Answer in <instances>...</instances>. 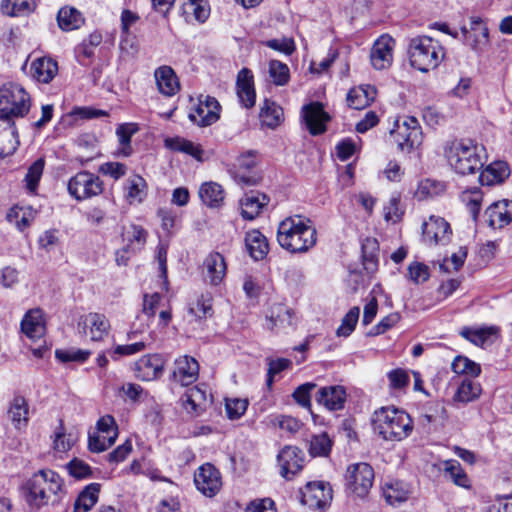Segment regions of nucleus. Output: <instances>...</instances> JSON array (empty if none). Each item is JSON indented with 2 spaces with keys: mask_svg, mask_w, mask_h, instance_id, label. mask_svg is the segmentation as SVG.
Masks as SVG:
<instances>
[{
  "mask_svg": "<svg viewBox=\"0 0 512 512\" xmlns=\"http://www.w3.org/2000/svg\"><path fill=\"white\" fill-rule=\"evenodd\" d=\"M443 154L449 166L458 174L470 175L478 172L487 158L486 143L480 138L461 137L448 139Z\"/></svg>",
  "mask_w": 512,
  "mask_h": 512,
  "instance_id": "obj_1",
  "label": "nucleus"
},
{
  "mask_svg": "<svg viewBox=\"0 0 512 512\" xmlns=\"http://www.w3.org/2000/svg\"><path fill=\"white\" fill-rule=\"evenodd\" d=\"M277 241L290 253H305L316 245L317 231L309 218L294 215L279 223Z\"/></svg>",
  "mask_w": 512,
  "mask_h": 512,
  "instance_id": "obj_2",
  "label": "nucleus"
},
{
  "mask_svg": "<svg viewBox=\"0 0 512 512\" xmlns=\"http://www.w3.org/2000/svg\"><path fill=\"white\" fill-rule=\"evenodd\" d=\"M372 424L374 431L388 441H401L413 431V421L410 415L394 406L376 410Z\"/></svg>",
  "mask_w": 512,
  "mask_h": 512,
  "instance_id": "obj_3",
  "label": "nucleus"
},
{
  "mask_svg": "<svg viewBox=\"0 0 512 512\" xmlns=\"http://www.w3.org/2000/svg\"><path fill=\"white\" fill-rule=\"evenodd\" d=\"M63 482L54 471L43 469L35 473L27 482V501L39 509L49 503L56 504L60 500Z\"/></svg>",
  "mask_w": 512,
  "mask_h": 512,
  "instance_id": "obj_4",
  "label": "nucleus"
},
{
  "mask_svg": "<svg viewBox=\"0 0 512 512\" xmlns=\"http://www.w3.org/2000/svg\"><path fill=\"white\" fill-rule=\"evenodd\" d=\"M408 57L413 68L426 73L440 65L445 57V49L432 37L417 36L409 42Z\"/></svg>",
  "mask_w": 512,
  "mask_h": 512,
  "instance_id": "obj_5",
  "label": "nucleus"
},
{
  "mask_svg": "<svg viewBox=\"0 0 512 512\" xmlns=\"http://www.w3.org/2000/svg\"><path fill=\"white\" fill-rule=\"evenodd\" d=\"M29 108L30 98L23 87L9 83L0 88V119L15 124V120L23 118Z\"/></svg>",
  "mask_w": 512,
  "mask_h": 512,
  "instance_id": "obj_6",
  "label": "nucleus"
},
{
  "mask_svg": "<svg viewBox=\"0 0 512 512\" xmlns=\"http://www.w3.org/2000/svg\"><path fill=\"white\" fill-rule=\"evenodd\" d=\"M259 161L260 158L256 150L241 153L230 169L234 181L242 188L259 184L262 179L261 172L258 170Z\"/></svg>",
  "mask_w": 512,
  "mask_h": 512,
  "instance_id": "obj_7",
  "label": "nucleus"
},
{
  "mask_svg": "<svg viewBox=\"0 0 512 512\" xmlns=\"http://www.w3.org/2000/svg\"><path fill=\"white\" fill-rule=\"evenodd\" d=\"M374 482V470L364 462L351 464L347 467L345 474V488L356 497H365Z\"/></svg>",
  "mask_w": 512,
  "mask_h": 512,
  "instance_id": "obj_8",
  "label": "nucleus"
},
{
  "mask_svg": "<svg viewBox=\"0 0 512 512\" xmlns=\"http://www.w3.org/2000/svg\"><path fill=\"white\" fill-rule=\"evenodd\" d=\"M68 191L77 200L88 199L102 193L103 182L97 175L82 171L69 180Z\"/></svg>",
  "mask_w": 512,
  "mask_h": 512,
  "instance_id": "obj_9",
  "label": "nucleus"
},
{
  "mask_svg": "<svg viewBox=\"0 0 512 512\" xmlns=\"http://www.w3.org/2000/svg\"><path fill=\"white\" fill-rule=\"evenodd\" d=\"M221 105L216 98L199 95L189 112L191 121L199 126H211L220 118Z\"/></svg>",
  "mask_w": 512,
  "mask_h": 512,
  "instance_id": "obj_10",
  "label": "nucleus"
},
{
  "mask_svg": "<svg viewBox=\"0 0 512 512\" xmlns=\"http://www.w3.org/2000/svg\"><path fill=\"white\" fill-rule=\"evenodd\" d=\"M332 488L325 482H309L301 490V503L312 510H324L332 501Z\"/></svg>",
  "mask_w": 512,
  "mask_h": 512,
  "instance_id": "obj_11",
  "label": "nucleus"
},
{
  "mask_svg": "<svg viewBox=\"0 0 512 512\" xmlns=\"http://www.w3.org/2000/svg\"><path fill=\"white\" fill-rule=\"evenodd\" d=\"M451 228L445 219L431 216L423 224V240L426 244L446 245L450 241Z\"/></svg>",
  "mask_w": 512,
  "mask_h": 512,
  "instance_id": "obj_12",
  "label": "nucleus"
},
{
  "mask_svg": "<svg viewBox=\"0 0 512 512\" xmlns=\"http://www.w3.org/2000/svg\"><path fill=\"white\" fill-rule=\"evenodd\" d=\"M197 489L205 496L213 497L222 485L219 471L211 464L202 465L194 475Z\"/></svg>",
  "mask_w": 512,
  "mask_h": 512,
  "instance_id": "obj_13",
  "label": "nucleus"
},
{
  "mask_svg": "<svg viewBox=\"0 0 512 512\" xmlns=\"http://www.w3.org/2000/svg\"><path fill=\"white\" fill-rule=\"evenodd\" d=\"M277 461L281 476L290 480L303 468L304 454L296 446H285L278 453Z\"/></svg>",
  "mask_w": 512,
  "mask_h": 512,
  "instance_id": "obj_14",
  "label": "nucleus"
},
{
  "mask_svg": "<svg viewBox=\"0 0 512 512\" xmlns=\"http://www.w3.org/2000/svg\"><path fill=\"white\" fill-rule=\"evenodd\" d=\"M109 328V321L103 314L99 313H89L81 317L78 322L79 331L89 336L92 341L102 340L107 335Z\"/></svg>",
  "mask_w": 512,
  "mask_h": 512,
  "instance_id": "obj_15",
  "label": "nucleus"
},
{
  "mask_svg": "<svg viewBox=\"0 0 512 512\" xmlns=\"http://www.w3.org/2000/svg\"><path fill=\"white\" fill-rule=\"evenodd\" d=\"M164 362L158 354H148L134 363V375L142 381L158 378L163 371Z\"/></svg>",
  "mask_w": 512,
  "mask_h": 512,
  "instance_id": "obj_16",
  "label": "nucleus"
},
{
  "mask_svg": "<svg viewBox=\"0 0 512 512\" xmlns=\"http://www.w3.org/2000/svg\"><path fill=\"white\" fill-rule=\"evenodd\" d=\"M394 40L387 35L381 36L373 45L370 60L377 70L388 68L393 59Z\"/></svg>",
  "mask_w": 512,
  "mask_h": 512,
  "instance_id": "obj_17",
  "label": "nucleus"
},
{
  "mask_svg": "<svg viewBox=\"0 0 512 512\" xmlns=\"http://www.w3.org/2000/svg\"><path fill=\"white\" fill-rule=\"evenodd\" d=\"M199 375L198 362L189 356H183L175 361L173 370V380L182 386L193 384Z\"/></svg>",
  "mask_w": 512,
  "mask_h": 512,
  "instance_id": "obj_18",
  "label": "nucleus"
},
{
  "mask_svg": "<svg viewBox=\"0 0 512 512\" xmlns=\"http://www.w3.org/2000/svg\"><path fill=\"white\" fill-rule=\"evenodd\" d=\"M486 222L493 228H502L512 221V201L501 200L492 203L485 211Z\"/></svg>",
  "mask_w": 512,
  "mask_h": 512,
  "instance_id": "obj_19",
  "label": "nucleus"
},
{
  "mask_svg": "<svg viewBox=\"0 0 512 512\" xmlns=\"http://www.w3.org/2000/svg\"><path fill=\"white\" fill-rule=\"evenodd\" d=\"M7 418L18 430H24L29 422V404L26 398L22 395H14L8 404Z\"/></svg>",
  "mask_w": 512,
  "mask_h": 512,
  "instance_id": "obj_20",
  "label": "nucleus"
},
{
  "mask_svg": "<svg viewBox=\"0 0 512 512\" xmlns=\"http://www.w3.org/2000/svg\"><path fill=\"white\" fill-rule=\"evenodd\" d=\"M346 390L343 386H325L320 388L315 396L316 402L331 411L340 410L346 401Z\"/></svg>",
  "mask_w": 512,
  "mask_h": 512,
  "instance_id": "obj_21",
  "label": "nucleus"
},
{
  "mask_svg": "<svg viewBox=\"0 0 512 512\" xmlns=\"http://www.w3.org/2000/svg\"><path fill=\"white\" fill-rule=\"evenodd\" d=\"M463 40L472 50L479 51L488 41V29L479 17L470 19V28L462 27Z\"/></svg>",
  "mask_w": 512,
  "mask_h": 512,
  "instance_id": "obj_22",
  "label": "nucleus"
},
{
  "mask_svg": "<svg viewBox=\"0 0 512 512\" xmlns=\"http://www.w3.org/2000/svg\"><path fill=\"white\" fill-rule=\"evenodd\" d=\"M237 96L241 105L245 108H251L255 105L256 93L254 89V80L252 72L243 68L237 76Z\"/></svg>",
  "mask_w": 512,
  "mask_h": 512,
  "instance_id": "obj_23",
  "label": "nucleus"
},
{
  "mask_svg": "<svg viewBox=\"0 0 512 512\" xmlns=\"http://www.w3.org/2000/svg\"><path fill=\"white\" fill-rule=\"evenodd\" d=\"M154 78L158 91L164 96H174L180 90L178 77L170 66L158 67L154 71Z\"/></svg>",
  "mask_w": 512,
  "mask_h": 512,
  "instance_id": "obj_24",
  "label": "nucleus"
},
{
  "mask_svg": "<svg viewBox=\"0 0 512 512\" xmlns=\"http://www.w3.org/2000/svg\"><path fill=\"white\" fill-rule=\"evenodd\" d=\"M301 116L306 123V128H326L331 116L325 111L324 105L320 102H311L304 105Z\"/></svg>",
  "mask_w": 512,
  "mask_h": 512,
  "instance_id": "obj_25",
  "label": "nucleus"
},
{
  "mask_svg": "<svg viewBox=\"0 0 512 512\" xmlns=\"http://www.w3.org/2000/svg\"><path fill=\"white\" fill-rule=\"evenodd\" d=\"M22 332L30 339H40L45 334V322L41 309L29 310L21 321Z\"/></svg>",
  "mask_w": 512,
  "mask_h": 512,
  "instance_id": "obj_26",
  "label": "nucleus"
},
{
  "mask_svg": "<svg viewBox=\"0 0 512 512\" xmlns=\"http://www.w3.org/2000/svg\"><path fill=\"white\" fill-rule=\"evenodd\" d=\"M269 198L259 192H250L245 194L240 200L241 216L245 220L255 219L268 204Z\"/></svg>",
  "mask_w": 512,
  "mask_h": 512,
  "instance_id": "obj_27",
  "label": "nucleus"
},
{
  "mask_svg": "<svg viewBox=\"0 0 512 512\" xmlns=\"http://www.w3.org/2000/svg\"><path fill=\"white\" fill-rule=\"evenodd\" d=\"M377 90L369 84H362L350 89L347 94V104L353 109H364L376 98Z\"/></svg>",
  "mask_w": 512,
  "mask_h": 512,
  "instance_id": "obj_28",
  "label": "nucleus"
},
{
  "mask_svg": "<svg viewBox=\"0 0 512 512\" xmlns=\"http://www.w3.org/2000/svg\"><path fill=\"white\" fill-rule=\"evenodd\" d=\"M206 278L212 285H219L226 275V262L219 252H211L204 260Z\"/></svg>",
  "mask_w": 512,
  "mask_h": 512,
  "instance_id": "obj_29",
  "label": "nucleus"
},
{
  "mask_svg": "<svg viewBox=\"0 0 512 512\" xmlns=\"http://www.w3.org/2000/svg\"><path fill=\"white\" fill-rule=\"evenodd\" d=\"M510 175V169L505 161H494L486 166L479 175L481 185L493 186L504 182Z\"/></svg>",
  "mask_w": 512,
  "mask_h": 512,
  "instance_id": "obj_30",
  "label": "nucleus"
},
{
  "mask_svg": "<svg viewBox=\"0 0 512 512\" xmlns=\"http://www.w3.org/2000/svg\"><path fill=\"white\" fill-rule=\"evenodd\" d=\"M266 321V326L270 330L286 328L294 324V312L283 304H275L271 306Z\"/></svg>",
  "mask_w": 512,
  "mask_h": 512,
  "instance_id": "obj_31",
  "label": "nucleus"
},
{
  "mask_svg": "<svg viewBox=\"0 0 512 512\" xmlns=\"http://www.w3.org/2000/svg\"><path fill=\"white\" fill-rule=\"evenodd\" d=\"M245 246L255 261L263 260L269 252L268 240L259 230H251L246 233Z\"/></svg>",
  "mask_w": 512,
  "mask_h": 512,
  "instance_id": "obj_32",
  "label": "nucleus"
},
{
  "mask_svg": "<svg viewBox=\"0 0 512 512\" xmlns=\"http://www.w3.org/2000/svg\"><path fill=\"white\" fill-rule=\"evenodd\" d=\"M259 118L263 126L276 128L284 122V112L276 102L265 99L260 107Z\"/></svg>",
  "mask_w": 512,
  "mask_h": 512,
  "instance_id": "obj_33",
  "label": "nucleus"
},
{
  "mask_svg": "<svg viewBox=\"0 0 512 512\" xmlns=\"http://www.w3.org/2000/svg\"><path fill=\"white\" fill-rule=\"evenodd\" d=\"M199 197L206 206L219 208L224 203L225 191L223 187L216 182H205L200 186Z\"/></svg>",
  "mask_w": 512,
  "mask_h": 512,
  "instance_id": "obj_34",
  "label": "nucleus"
},
{
  "mask_svg": "<svg viewBox=\"0 0 512 512\" xmlns=\"http://www.w3.org/2000/svg\"><path fill=\"white\" fill-rule=\"evenodd\" d=\"M57 71V63L50 58L35 59L30 66L31 76L42 83H49L54 78Z\"/></svg>",
  "mask_w": 512,
  "mask_h": 512,
  "instance_id": "obj_35",
  "label": "nucleus"
},
{
  "mask_svg": "<svg viewBox=\"0 0 512 512\" xmlns=\"http://www.w3.org/2000/svg\"><path fill=\"white\" fill-rule=\"evenodd\" d=\"M442 466L443 476L446 479L465 489H469L471 487V482L467 473L457 460H445L442 462Z\"/></svg>",
  "mask_w": 512,
  "mask_h": 512,
  "instance_id": "obj_36",
  "label": "nucleus"
},
{
  "mask_svg": "<svg viewBox=\"0 0 512 512\" xmlns=\"http://www.w3.org/2000/svg\"><path fill=\"white\" fill-rule=\"evenodd\" d=\"M57 22L65 32L79 29L85 22L82 13L72 6H64L57 13Z\"/></svg>",
  "mask_w": 512,
  "mask_h": 512,
  "instance_id": "obj_37",
  "label": "nucleus"
},
{
  "mask_svg": "<svg viewBox=\"0 0 512 512\" xmlns=\"http://www.w3.org/2000/svg\"><path fill=\"white\" fill-rule=\"evenodd\" d=\"M390 137L401 151H411L423 140L422 130H390Z\"/></svg>",
  "mask_w": 512,
  "mask_h": 512,
  "instance_id": "obj_38",
  "label": "nucleus"
},
{
  "mask_svg": "<svg viewBox=\"0 0 512 512\" xmlns=\"http://www.w3.org/2000/svg\"><path fill=\"white\" fill-rule=\"evenodd\" d=\"M101 485L90 483L78 495L74 503V512H88L97 503Z\"/></svg>",
  "mask_w": 512,
  "mask_h": 512,
  "instance_id": "obj_39",
  "label": "nucleus"
},
{
  "mask_svg": "<svg viewBox=\"0 0 512 512\" xmlns=\"http://www.w3.org/2000/svg\"><path fill=\"white\" fill-rule=\"evenodd\" d=\"M146 181L140 175H133L125 182V199L129 204L141 203L146 197Z\"/></svg>",
  "mask_w": 512,
  "mask_h": 512,
  "instance_id": "obj_40",
  "label": "nucleus"
},
{
  "mask_svg": "<svg viewBox=\"0 0 512 512\" xmlns=\"http://www.w3.org/2000/svg\"><path fill=\"white\" fill-rule=\"evenodd\" d=\"M35 217V211L31 207H12L8 214L7 220L15 224L19 231H23L30 226Z\"/></svg>",
  "mask_w": 512,
  "mask_h": 512,
  "instance_id": "obj_41",
  "label": "nucleus"
},
{
  "mask_svg": "<svg viewBox=\"0 0 512 512\" xmlns=\"http://www.w3.org/2000/svg\"><path fill=\"white\" fill-rule=\"evenodd\" d=\"M35 8L32 0H2L1 11L4 15L10 17L25 16L31 13Z\"/></svg>",
  "mask_w": 512,
  "mask_h": 512,
  "instance_id": "obj_42",
  "label": "nucleus"
},
{
  "mask_svg": "<svg viewBox=\"0 0 512 512\" xmlns=\"http://www.w3.org/2000/svg\"><path fill=\"white\" fill-rule=\"evenodd\" d=\"M183 12L187 17L193 16L199 23H204L210 15V6L207 0H186Z\"/></svg>",
  "mask_w": 512,
  "mask_h": 512,
  "instance_id": "obj_43",
  "label": "nucleus"
},
{
  "mask_svg": "<svg viewBox=\"0 0 512 512\" xmlns=\"http://www.w3.org/2000/svg\"><path fill=\"white\" fill-rule=\"evenodd\" d=\"M184 407L188 412L199 415L207 402V394L205 390L195 386L185 394Z\"/></svg>",
  "mask_w": 512,
  "mask_h": 512,
  "instance_id": "obj_44",
  "label": "nucleus"
},
{
  "mask_svg": "<svg viewBox=\"0 0 512 512\" xmlns=\"http://www.w3.org/2000/svg\"><path fill=\"white\" fill-rule=\"evenodd\" d=\"M164 145L166 148L176 151L183 152L188 155L193 156L194 158L200 160L202 155V150L198 145H195L193 142L185 140L180 137L175 138H166L164 140Z\"/></svg>",
  "mask_w": 512,
  "mask_h": 512,
  "instance_id": "obj_45",
  "label": "nucleus"
},
{
  "mask_svg": "<svg viewBox=\"0 0 512 512\" xmlns=\"http://www.w3.org/2000/svg\"><path fill=\"white\" fill-rule=\"evenodd\" d=\"M147 235L148 232L142 226L131 225L124 234V240L127 242L126 245L131 249V252L136 253L144 247Z\"/></svg>",
  "mask_w": 512,
  "mask_h": 512,
  "instance_id": "obj_46",
  "label": "nucleus"
},
{
  "mask_svg": "<svg viewBox=\"0 0 512 512\" xmlns=\"http://www.w3.org/2000/svg\"><path fill=\"white\" fill-rule=\"evenodd\" d=\"M481 393V387L478 383L472 380H463L459 385L453 400L468 403L479 397Z\"/></svg>",
  "mask_w": 512,
  "mask_h": 512,
  "instance_id": "obj_47",
  "label": "nucleus"
},
{
  "mask_svg": "<svg viewBox=\"0 0 512 512\" xmlns=\"http://www.w3.org/2000/svg\"><path fill=\"white\" fill-rule=\"evenodd\" d=\"M383 495L390 505H396L407 500L408 490L404 488L402 483L396 481L384 485Z\"/></svg>",
  "mask_w": 512,
  "mask_h": 512,
  "instance_id": "obj_48",
  "label": "nucleus"
},
{
  "mask_svg": "<svg viewBox=\"0 0 512 512\" xmlns=\"http://www.w3.org/2000/svg\"><path fill=\"white\" fill-rule=\"evenodd\" d=\"M268 73L272 83L276 86H284L289 82V67L279 60H271L269 62Z\"/></svg>",
  "mask_w": 512,
  "mask_h": 512,
  "instance_id": "obj_49",
  "label": "nucleus"
},
{
  "mask_svg": "<svg viewBox=\"0 0 512 512\" xmlns=\"http://www.w3.org/2000/svg\"><path fill=\"white\" fill-rule=\"evenodd\" d=\"M45 166V160L44 158H38L36 161H34L28 168L27 174L24 178L26 188L31 193H35L39 181L42 177L43 170Z\"/></svg>",
  "mask_w": 512,
  "mask_h": 512,
  "instance_id": "obj_50",
  "label": "nucleus"
},
{
  "mask_svg": "<svg viewBox=\"0 0 512 512\" xmlns=\"http://www.w3.org/2000/svg\"><path fill=\"white\" fill-rule=\"evenodd\" d=\"M445 191V184L438 180L424 179L417 188L416 196L419 199H426L442 194Z\"/></svg>",
  "mask_w": 512,
  "mask_h": 512,
  "instance_id": "obj_51",
  "label": "nucleus"
},
{
  "mask_svg": "<svg viewBox=\"0 0 512 512\" xmlns=\"http://www.w3.org/2000/svg\"><path fill=\"white\" fill-rule=\"evenodd\" d=\"M360 308L352 307L343 317L341 325L338 327L336 334L339 337H348L355 329L359 320Z\"/></svg>",
  "mask_w": 512,
  "mask_h": 512,
  "instance_id": "obj_52",
  "label": "nucleus"
},
{
  "mask_svg": "<svg viewBox=\"0 0 512 512\" xmlns=\"http://www.w3.org/2000/svg\"><path fill=\"white\" fill-rule=\"evenodd\" d=\"M212 312V304L209 298L203 295L191 302L188 306V314L195 320H202Z\"/></svg>",
  "mask_w": 512,
  "mask_h": 512,
  "instance_id": "obj_53",
  "label": "nucleus"
},
{
  "mask_svg": "<svg viewBox=\"0 0 512 512\" xmlns=\"http://www.w3.org/2000/svg\"><path fill=\"white\" fill-rule=\"evenodd\" d=\"M451 367L452 370L457 374H469L471 376H478L481 372L479 364L463 356H457L453 360Z\"/></svg>",
  "mask_w": 512,
  "mask_h": 512,
  "instance_id": "obj_54",
  "label": "nucleus"
},
{
  "mask_svg": "<svg viewBox=\"0 0 512 512\" xmlns=\"http://www.w3.org/2000/svg\"><path fill=\"white\" fill-rule=\"evenodd\" d=\"M116 438L115 433L108 436L103 433L96 432L89 436L88 447L92 452H103L114 444Z\"/></svg>",
  "mask_w": 512,
  "mask_h": 512,
  "instance_id": "obj_55",
  "label": "nucleus"
},
{
  "mask_svg": "<svg viewBox=\"0 0 512 512\" xmlns=\"http://www.w3.org/2000/svg\"><path fill=\"white\" fill-rule=\"evenodd\" d=\"M17 131L0 130V157L11 155L17 148Z\"/></svg>",
  "mask_w": 512,
  "mask_h": 512,
  "instance_id": "obj_56",
  "label": "nucleus"
},
{
  "mask_svg": "<svg viewBox=\"0 0 512 512\" xmlns=\"http://www.w3.org/2000/svg\"><path fill=\"white\" fill-rule=\"evenodd\" d=\"M483 194L478 188L466 190L462 193V200L466 203L473 219H476L481 207Z\"/></svg>",
  "mask_w": 512,
  "mask_h": 512,
  "instance_id": "obj_57",
  "label": "nucleus"
},
{
  "mask_svg": "<svg viewBox=\"0 0 512 512\" xmlns=\"http://www.w3.org/2000/svg\"><path fill=\"white\" fill-rule=\"evenodd\" d=\"M146 347V343L143 340L135 341L131 344L117 345L109 354L113 360H119L123 356H131L143 351Z\"/></svg>",
  "mask_w": 512,
  "mask_h": 512,
  "instance_id": "obj_58",
  "label": "nucleus"
},
{
  "mask_svg": "<svg viewBox=\"0 0 512 512\" xmlns=\"http://www.w3.org/2000/svg\"><path fill=\"white\" fill-rule=\"evenodd\" d=\"M492 333V328L471 329L465 327L461 330L460 335L477 346H483Z\"/></svg>",
  "mask_w": 512,
  "mask_h": 512,
  "instance_id": "obj_59",
  "label": "nucleus"
},
{
  "mask_svg": "<svg viewBox=\"0 0 512 512\" xmlns=\"http://www.w3.org/2000/svg\"><path fill=\"white\" fill-rule=\"evenodd\" d=\"M90 354L91 353L88 350L75 349V348L66 349V350L58 349L55 352L56 358L62 363H67V362H71V361L83 363L88 359Z\"/></svg>",
  "mask_w": 512,
  "mask_h": 512,
  "instance_id": "obj_60",
  "label": "nucleus"
},
{
  "mask_svg": "<svg viewBox=\"0 0 512 512\" xmlns=\"http://www.w3.org/2000/svg\"><path fill=\"white\" fill-rule=\"evenodd\" d=\"M407 271L409 279L415 284L424 283L430 278V269L422 262H411Z\"/></svg>",
  "mask_w": 512,
  "mask_h": 512,
  "instance_id": "obj_61",
  "label": "nucleus"
},
{
  "mask_svg": "<svg viewBox=\"0 0 512 512\" xmlns=\"http://www.w3.org/2000/svg\"><path fill=\"white\" fill-rule=\"evenodd\" d=\"M263 45L288 56L291 55L296 49L294 39L291 37L269 39L263 41Z\"/></svg>",
  "mask_w": 512,
  "mask_h": 512,
  "instance_id": "obj_62",
  "label": "nucleus"
},
{
  "mask_svg": "<svg viewBox=\"0 0 512 512\" xmlns=\"http://www.w3.org/2000/svg\"><path fill=\"white\" fill-rule=\"evenodd\" d=\"M316 388V384L307 382L301 384L293 392L292 396L296 403L303 408L310 409L311 407V392Z\"/></svg>",
  "mask_w": 512,
  "mask_h": 512,
  "instance_id": "obj_63",
  "label": "nucleus"
},
{
  "mask_svg": "<svg viewBox=\"0 0 512 512\" xmlns=\"http://www.w3.org/2000/svg\"><path fill=\"white\" fill-rule=\"evenodd\" d=\"M248 401L246 399H227L225 408L229 419H239L246 412Z\"/></svg>",
  "mask_w": 512,
  "mask_h": 512,
  "instance_id": "obj_64",
  "label": "nucleus"
}]
</instances>
